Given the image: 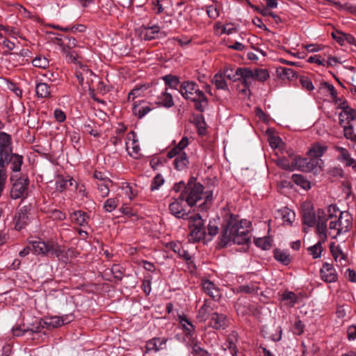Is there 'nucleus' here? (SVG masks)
<instances>
[{
    "mask_svg": "<svg viewBox=\"0 0 356 356\" xmlns=\"http://www.w3.org/2000/svg\"><path fill=\"white\" fill-rule=\"evenodd\" d=\"M250 221L231 215L220 236V244L225 246L231 242L238 245L248 243L250 240Z\"/></svg>",
    "mask_w": 356,
    "mask_h": 356,
    "instance_id": "f257e3e1",
    "label": "nucleus"
},
{
    "mask_svg": "<svg viewBox=\"0 0 356 356\" xmlns=\"http://www.w3.org/2000/svg\"><path fill=\"white\" fill-rule=\"evenodd\" d=\"M204 197H205V200L203 204H200V207L211 203L213 199L212 192H204L203 185L192 179L188 182L187 185L185 186V189L180 194V199L185 200L187 204L191 207Z\"/></svg>",
    "mask_w": 356,
    "mask_h": 356,
    "instance_id": "f03ea898",
    "label": "nucleus"
},
{
    "mask_svg": "<svg viewBox=\"0 0 356 356\" xmlns=\"http://www.w3.org/2000/svg\"><path fill=\"white\" fill-rule=\"evenodd\" d=\"M179 92L184 99L193 102L195 109L199 112H204L208 106L207 97L200 90L198 85L193 81L182 82L179 88Z\"/></svg>",
    "mask_w": 356,
    "mask_h": 356,
    "instance_id": "7ed1b4c3",
    "label": "nucleus"
},
{
    "mask_svg": "<svg viewBox=\"0 0 356 356\" xmlns=\"http://www.w3.org/2000/svg\"><path fill=\"white\" fill-rule=\"evenodd\" d=\"M188 145V138L185 136L179 143L168 151L167 156L169 159L175 158L174 161L175 168L177 170H183L188 168L189 160L184 149Z\"/></svg>",
    "mask_w": 356,
    "mask_h": 356,
    "instance_id": "20e7f679",
    "label": "nucleus"
},
{
    "mask_svg": "<svg viewBox=\"0 0 356 356\" xmlns=\"http://www.w3.org/2000/svg\"><path fill=\"white\" fill-rule=\"evenodd\" d=\"M353 218L348 211H341L337 220L331 221L329 225V234L336 238L339 235L347 233L353 227Z\"/></svg>",
    "mask_w": 356,
    "mask_h": 356,
    "instance_id": "39448f33",
    "label": "nucleus"
},
{
    "mask_svg": "<svg viewBox=\"0 0 356 356\" xmlns=\"http://www.w3.org/2000/svg\"><path fill=\"white\" fill-rule=\"evenodd\" d=\"M190 229L189 241L197 242L207 238L206 227L200 214H195L188 218Z\"/></svg>",
    "mask_w": 356,
    "mask_h": 356,
    "instance_id": "423d86ee",
    "label": "nucleus"
},
{
    "mask_svg": "<svg viewBox=\"0 0 356 356\" xmlns=\"http://www.w3.org/2000/svg\"><path fill=\"white\" fill-rule=\"evenodd\" d=\"M11 136L6 132H0V168L8 163V158L12 153Z\"/></svg>",
    "mask_w": 356,
    "mask_h": 356,
    "instance_id": "0eeeda50",
    "label": "nucleus"
},
{
    "mask_svg": "<svg viewBox=\"0 0 356 356\" xmlns=\"http://www.w3.org/2000/svg\"><path fill=\"white\" fill-rule=\"evenodd\" d=\"M222 74L232 81H241L245 86V80L249 79L252 74L248 71V67H238L234 70L231 67L227 66L224 68Z\"/></svg>",
    "mask_w": 356,
    "mask_h": 356,
    "instance_id": "6e6552de",
    "label": "nucleus"
},
{
    "mask_svg": "<svg viewBox=\"0 0 356 356\" xmlns=\"http://www.w3.org/2000/svg\"><path fill=\"white\" fill-rule=\"evenodd\" d=\"M74 318L72 314L65 315L63 316H52L46 319L45 321H40L39 323V328L47 327V328L58 327L64 324L71 322Z\"/></svg>",
    "mask_w": 356,
    "mask_h": 356,
    "instance_id": "1a4fd4ad",
    "label": "nucleus"
},
{
    "mask_svg": "<svg viewBox=\"0 0 356 356\" xmlns=\"http://www.w3.org/2000/svg\"><path fill=\"white\" fill-rule=\"evenodd\" d=\"M268 143L273 149L275 154L279 156L280 154L284 153L285 149V143L282 139L275 132V131L268 128Z\"/></svg>",
    "mask_w": 356,
    "mask_h": 356,
    "instance_id": "9d476101",
    "label": "nucleus"
},
{
    "mask_svg": "<svg viewBox=\"0 0 356 356\" xmlns=\"http://www.w3.org/2000/svg\"><path fill=\"white\" fill-rule=\"evenodd\" d=\"M29 179L26 178H19L14 183L11 191H10V197L13 199H19L23 197L25 195L26 191L27 189V186L29 185Z\"/></svg>",
    "mask_w": 356,
    "mask_h": 356,
    "instance_id": "9b49d317",
    "label": "nucleus"
},
{
    "mask_svg": "<svg viewBox=\"0 0 356 356\" xmlns=\"http://www.w3.org/2000/svg\"><path fill=\"white\" fill-rule=\"evenodd\" d=\"M126 149L129 155L134 159H138L140 155V148L134 131L129 132L127 136Z\"/></svg>",
    "mask_w": 356,
    "mask_h": 356,
    "instance_id": "f8f14e48",
    "label": "nucleus"
},
{
    "mask_svg": "<svg viewBox=\"0 0 356 356\" xmlns=\"http://www.w3.org/2000/svg\"><path fill=\"white\" fill-rule=\"evenodd\" d=\"M166 35L165 32L160 31V27L157 25L152 26H143L140 28V36L145 40H151L156 38H162Z\"/></svg>",
    "mask_w": 356,
    "mask_h": 356,
    "instance_id": "ddd939ff",
    "label": "nucleus"
},
{
    "mask_svg": "<svg viewBox=\"0 0 356 356\" xmlns=\"http://www.w3.org/2000/svg\"><path fill=\"white\" fill-rule=\"evenodd\" d=\"M29 206L22 207L15 217V228L17 230L22 229L29 222Z\"/></svg>",
    "mask_w": 356,
    "mask_h": 356,
    "instance_id": "4468645a",
    "label": "nucleus"
},
{
    "mask_svg": "<svg viewBox=\"0 0 356 356\" xmlns=\"http://www.w3.org/2000/svg\"><path fill=\"white\" fill-rule=\"evenodd\" d=\"M321 278L325 282L332 283L337 280V274L333 266L327 262L323 264L320 270Z\"/></svg>",
    "mask_w": 356,
    "mask_h": 356,
    "instance_id": "2eb2a0df",
    "label": "nucleus"
},
{
    "mask_svg": "<svg viewBox=\"0 0 356 356\" xmlns=\"http://www.w3.org/2000/svg\"><path fill=\"white\" fill-rule=\"evenodd\" d=\"M155 103L165 108H171L175 105L172 95L168 92V88L165 87L159 94L156 96Z\"/></svg>",
    "mask_w": 356,
    "mask_h": 356,
    "instance_id": "dca6fc26",
    "label": "nucleus"
},
{
    "mask_svg": "<svg viewBox=\"0 0 356 356\" xmlns=\"http://www.w3.org/2000/svg\"><path fill=\"white\" fill-rule=\"evenodd\" d=\"M183 201L180 199V196L178 199H174L169 205V210L176 218L185 219L188 216V213L184 208Z\"/></svg>",
    "mask_w": 356,
    "mask_h": 356,
    "instance_id": "f3484780",
    "label": "nucleus"
},
{
    "mask_svg": "<svg viewBox=\"0 0 356 356\" xmlns=\"http://www.w3.org/2000/svg\"><path fill=\"white\" fill-rule=\"evenodd\" d=\"M274 215L276 219H281L283 224L288 225H291L296 218L295 213L286 207L276 210Z\"/></svg>",
    "mask_w": 356,
    "mask_h": 356,
    "instance_id": "a211bd4d",
    "label": "nucleus"
},
{
    "mask_svg": "<svg viewBox=\"0 0 356 356\" xmlns=\"http://www.w3.org/2000/svg\"><path fill=\"white\" fill-rule=\"evenodd\" d=\"M170 246L172 250L177 253L180 258L184 259L187 262L190 268H195V266L192 261V257L191 254L180 243H172Z\"/></svg>",
    "mask_w": 356,
    "mask_h": 356,
    "instance_id": "6ab92c4d",
    "label": "nucleus"
},
{
    "mask_svg": "<svg viewBox=\"0 0 356 356\" xmlns=\"http://www.w3.org/2000/svg\"><path fill=\"white\" fill-rule=\"evenodd\" d=\"M202 286L203 291L214 300H218L220 298V293L218 288L215 284L209 280H202Z\"/></svg>",
    "mask_w": 356,
    "mask_h": 356,
    "instance_id": "aec40b11",
    "label": "nucleus"
},
{
    "mask_svg": "<svg viewBox=\"0 0 356 356\" xmlns=\"http://www.w3.org/2000/svg\"><path fill=\"white\" fill-rule=\"evenodd\" d=\"M210 324L213 329H225L228 324L227 316L223 314L213 312L211 316Z\"/></svg>",
    "mask_w": 356,
    "mask_h": 356,
    "instance_id": "412c9836",
    "label": "nucleus"
},
{
    "mask_svg": "<svg viewBox=\"0 0 356 356\" xmlns=\"http://www.w3.org/2000/svg\"><path fill=\"white\" fill-rule=\"evenodd\" d=\"M342 111L339 115V124H348L356 118V111L349 106H341Z\"/></svg>",
    "mask_w": 356,
    "mask_h": 356,
    "instance_id": "4be33fe9",
    "label": "nucleus"
},
{
    "mask_svg": "<svg viewBox=\"0 0 356 356\" xmlns=\"http://www.w3.org/2000/svg\"><path fill=\"white\" fill-rule=\"evenodd\" d=\"M323 163L321 159L314 157L307 158V163L305 164V172H313L315 175L318 174L323 170Z\"/></svg>",
    "mask_w": 356,
    "mask_h": 356,
    "instance_id": "5701e85b",
    "label": "nucleus"
},
{
    "mask_svg": "<svg viewBox=\"0 0 356 356\" xmlns=\"http://www.w3.org/2000/svg\"><path fill=\"white\" fill-rule=\"evenodd\" d=\"M167 339L163 337H155L149 340L146 343V353L154 351L157 352L163 349Z\"/></svg>",
    "mask_w": 356,
    "mask_h": 356,
    "instance_id": "b1692460",
    "label": "nucleus"
},
{
    "mask_svg": "<svg viewBox=\"0 0 356 356\" xmlns=\"http://www.w3.org/2000/svg\"><path fill=\"white\" fill-rule=\"evenodd\" d=\"M248 71H249L252 74L249 79L245 80L246 88H248L250 86L253 80L264 81L267 79V70L266 69H255L254 70H252L250 68H248Z\"/></svg>",
    "mask_w": 356,
    "mask_h": 356,
    "instance_id": "393cba45",
    "label": "nucleus"
},
{
    "mask_svg": "<svg viewBox=\"0 0 356 356\" xmlns=\"http://www.w3.org/2000/svg\"><path fill=\"white\" fill-rule=\"evenodd\" d=\"M33 250L37 254H46L51 252L52 248L51 243H46L44 241H35L32 242Z\"/></svg>",
    "mask_w": 356,
    "mask_h": 356,
    "instance_id": "a878e982",
    "label": "nucleus"
},
{
    "mask_svg": "<svg viewBox=\"0 0 356 356\" xmlns=\"http://www.w3.org/2000/svg\"><path fill=\"white\" fill-rule=\"evenodd\" d=\"M321 211L318 212V221L316 222V232L319 235V240L325 241L327 240V224L326 219L320 215Z\"/></svg>",
    "mask_w": 356,
    "mask_h": 356,
    "instance_id": "bb28decb",
    "label": "nucleus"
},
{
    "mask_svg": "<svg viewBox=\"0 0 356 356\" xmlns=\"http://www.w3.org/2000/svg\"><path fill=\"white\" fill-rule=\"evenodd\" d=\"M327 147L320 143H315L311 145L307 151L310 157L320 159L327 151Z\"/></svg>",
    "mask_w": 356,
    "mask_h": 356,
    "instance_id": "cd10ccee",
    "label": "nucleus"
},
{
    "mask_svg": "<svg viewBox=\"0 0 356 356\" xmlns=\"http://www.w3.org/2000/svg\"><path fill=\"white\" fill-rule=\"evenodd\" d=\"M276 75L282 80L293 81L294 79H298V75L294 70L284 67H276Z\"/></svg>",
    "mask_w": 356,
    "mask_h": 356,
    "instance_id": "c85d7f7f",
    "label": "nucleus"
},
{
    "mask_svg": "<svg viewBox=\"0 0 356 356\" xmlns=\"http://www.w3.org/2000/svg\"><path fill=\"white\" fill-rule=\"evenodd\" d=\"M57 43L63 48V51L72 49L76 46V41L74 38L60 35L56 38Z\"/></svg>",
    "mask_w": 356,
    "mask_h": 356,
    "instance_id": "c756f323",
    "label": "nucleus"
},
{
    "mask_svg": "<svg viewBox=\"0 0 356 356\" xmlns=\"http://www.w3.org/2000/svg\"><path fill=\"white\" fill-rule=\"evenodd\" d=\"M238 292L245 293H253L257 295H264V291L261 290L260 286L255 282H251L247 284L241 285L237 288Z\"/></svg>",
    "mask_w": 356,
    "mask_h": 356,
    "instance_id": "7c9ffc66",
    "label": "nucleus"
},
{
    "mask_svg": "<svg viewBox=\"0 0 356 356\" xmlns=\"http://www.w3.org/2000/svg\"><path fill=\"white\" fill-rule=\"evenodd\" d=\"M72 222L80 225L85 226L88 224L89 216L83 211H75L70 214Z\"/></svg>",
    "mask_w": 356,
    "mask_h": 356,
    "instance_id": "2f4dec72",
    "label": "nucleus"
},
{
    "mask_svg": "<svg viewBox=\"0 0 356 356\" xmlns=\"http://www.w3.org/2000/svg\"><path fill=\"white\" fill-rule=\"evenodd\" d=\"M273 253L275 259L284 266H288L291 262V255L284 250L276 248Z\"/></svg>",
    "mask_w": 356,
    "mask_h": 356,
    "instance_id": "473e14b6",
    "label": "nucleus"
},
{
    "mask_svg": "<svg viewBox=\"0 0 356 356\" xmlns=\"http://www.w3.org/2000/svg\"><path fill=\"white\" fill-rule=\"evenodd\" d=\"M212 302L206 300L203 305L200 308L197 314V318L200 321H206L209 318V313L213 310Z\"/></svg>",
    "mask_w": 356,
    "mask_h": 356,
    "instance_id": "72a5a7b5",
    "label": "nucleus"
},
{
    "mask_svg": "<svg viewBox=\"0 0 356 356\" xmlns=\"http://www.w3.org/2000/svg\"><path fill=\"white\" fill-rule=\"evenodd\" d=\"M206 227L207 241H210L215 236L219 231L218 222L214 219L210 220Z\"/></svg>",
    "mask_w": 356,
    "mask_h": 356,
    "instance_id": "f704fd0d",
    "label": "nucleus"
},
{
    "mask_svg": "<svg viewBox=\"0 0 356 356\" xmlns=\"http://www.w3.org/2000/svg\"><path fill=\"white\" fill-rule=\"evenodd\" d=\"M35 92L39 98H48L51 95L50 86L46 83H39L35 86Z\"/></svg>",
    "mask_w": 356,
    "mask_h": 356,
    "instance_id": "c9c22d12",
    "label": "nucleus"
},
{
    "mask_svg": "<svg viewBox=\"0 0 356 356\" xmlns=\"http://www.w3.org/2000/svg\"><path fill=\"white\" fill-rule=\"evenodd\" d=\"M302 222L308 227H313L316 223V218L313 210H305L302 213Z\"/></svg>",
    "mask_w": 356,
    "mask_h": 356,
    "instance_id": "e433bc0d",
    "label": "nucleus"
},
{
    "mask_svg": "<svg viewBox=\"0 0 356 356\" xmlns=\"http://www.w3.org/2000/svg\"><path fill=\"white\" fill-rule=\"evenodd\" d=\"M255 115L258 118V125L259 126L261 131L264 134H267V129H264V126L266 125L267 122V116L266 113L259 107H256Z\"/></svg>",
    "mask_w": 356,
    "mask_h": 356,
    "instance_id": "4c0bfd02",
    "label": "nucleus"
},
{
    "mask_svg": "<svg viewBox=\"0 0 356 356\" xmlns=\"http://www.w3.org/2000/svg\"><path fill=\"white\" fill-rule=\"evenodd\" d=\"M8 159L11 163V169L13 172H19L21 170L23 163V157L18 154H13L10 155Z\"/></svg>",
    "mask_w": 356,
    "mask_h": 356,
    "instance_id": "58836bf2",
    "label": "nucleus"
},
{
    "mask_svg": "<svg viewBox=\"0 0 356 356\" xmlns=\"http://www.w3.org/2000/svg\"><path fill=\"white\" fill-rule=\"evenodd\" d=\"M179 323L183 327L186 335H192L194 332L195 328L192 323L186 316H179Z\"/></svg>",
    "mask_w": 356,
    "mask_h": 356,
    "instance_id": "ea45409f",
    "label": "nucleus"
},
{
    "mask_svg": "<svg viewBox=\"0 0 356 356\" xmlns=\"http://www.w3.org/2000/svg\"><path fill=\"white\" fill-rule=\"evenodd\" d=\"M293 181L305 190L311 188L310 182L302 175L294 174L291 177Z\"/></svg>",
    "mask_w": 356,
    "mask_h": 356,
    "instance_id": "a19ab883",
    "label": "nucleus"
},
{
    "mask_svg": "<svg viewBox=\"0 0 356 356\" xmlns=\"http://www.w3.org/2000/svg\"><path fill=\"white\" fill-rule=\"evenodd\" d=\"M212 82L215 84L217 89L220 90H228L227 82L225 79V76L222 73H217L213 78Z\"/></svg>",
    "mask_w": 356,
    "mask_h": 356,
    "instance_id": "79ce46f5",
    "label": "nucleus"
},
{
    "mask_svg": "<svg viewBox=\"0 0 356 356\" xmlns=\"http://www.w3.org/2000/svg\"><path fill=\"white\" fill-rule=\"evenodd\" d=\"M163 80L165 82V87L171 89H177L179 84V79L178 76L172 74H168L163 76Z\"/></svg>",
    "mask_w": 356,
    "mask_h": 356,
    "instance_id": "37998d69",
    "label": "nucleus"
},
{
    "mask_svg": "<svg viewBox=\"0 0 356 356\" xmlns=\"http://www.w3.org/2000/svg\"><path fill=\"white\" fill-rule=\"evenodd\" d=\"M147 86L145 84L136 86L134 89H132L129 92L128 95L129 101L134 100L135 98L142 96L143 92L147 89Z\"/></svg>",
    "mask_w": 356,
    "mask_h": 356,
    "instance_id": "c03bdc74",
    "label": "nucleus"
},
{
    "mask_svg": "<svg viewBox=\"0 0 356 356\" xmlns=\"http://www.w3.org/2000/svg\"><path fill=\"white\" fill-rule=\"evenodd\" d=\"M275 163L280 168L289 170V171H294L293 168V158H292V161H290L288 159L284 158H278L277 160H275Z\"/></svg>",
    "mask_w": 356,
    "mask_h": 356,
    "instance_id": "a18cd8bd",
    "label": "nucleus"
},
{
    "mask_svg": "<svg viewBox=\"0 0 356 356\" xmlns=\"http://www.w3.org/2000/svg\"><path fill=\"white\" fill-rule=\"evenodd\" d=\"M343 136L347 140L356 143V134L354 133L353 127L350 123L342 124Z\"/></svg>",
    "mask_w": 356,
    "mask_h": 356,
    "instance_id": "49530a36",
    "label": "nucleus"
},
{
    "mask_svg": "<svg viewBox=\"0 0 356 356\" xmlns=\"http://www.w3.org/2000/svg\"><path fill=\"white\" fill-rule=\"evenodd\" d=\"M152 110L151 107L148 105L145 106H139L137 104H134L133 106V113L138 116V118L141 119L146 114H147Z\"/></svg>",
    "mask_w": 356,
    "mask_h": 356,
    "instance_id": "de8ad7c7",
    "label": "nucleus"
},
{
    "mask_svg": "<svg viewBox=\"0 0 356 356\" xmlns=\"http://www.w3.org/2000/svg\"><path fill=\"white\" fill-rule=\"evenodd\" d=\"M83 129L85 131L90 134L91 136H93L94 137H99L100 136V133L97 129V124L94 122L93 121L88 120L86 121L83 124Z\"/></svg>",
    "mask_w": 356,
    "mask_h": 356,
    "instance_id": "09e8293b",
    "label": "nucleus"
},
{
    "mask_svg": "<svg viewBox=\"0 0 356 356\" xmlns=\"http://www.w3.org/2000/svg\"><path fill=\"white\" fill-rule=\"evenodd\" d=\"M213 4L207 6V13L211 19H216L219 17V3L216 0H211Z\"/></svg>",
    "mask_w": 356,
    "mask_h": 356,
    "instance_id": "8fccbe9b",
    "label": "nucleus"
},
{
    "mask_svg": "<svg viewBox=\"0 0 356 356\" xmlns=\"http://www.w3.org/2000/svg\"><path fill=\"white\" fill-rule=\"evenodd\" d=\"M282 300L286 301L285 305L292 307L298 301L297 296L291 291H286L282 294Z\"/></svg>",
    "mask_w": 356,
    "mask_h": 356,
    "instance_id": "3c124183",
    "label": "nucleus"
},
{
    "mask_svg": "<svg viewBox=\"0 0 356 356\" xmlns=\"http://www.w3.org/2000/svg\"><path fill=\"white\" fill-rule=\"evenodd\" d=\"M325 241H318L317 243L315 245L308 248V251L310 252V254L312 255V257L314 259H318L321 257V253L323 252V247L322 243Z\"/></svg>",
    "mask_w": 356,
    "mask_h": 356,
    "instance_id": "603ef678",
    "label": "nucleus"
},
{
    "mask_svg": "<svg viewBox=\"0 0 356 356\" xmlns=\"http://www.w3.org/2000/svg\"><path fill=\"white\" fill-rule=\"evenodd\" d=\"M307 158L302 156L293 157V168L294 170H298L305 172V164L307 163Z\"/></svg>",
    "mask_w": 356,
    "mask_h": 356,
    "instance_id": "864d4df0",
    "label": "nucleus"
},
{
    "mask_svg": "<svg viewBox=\"0 0 356 356\" xmlns=\"http://www.w3.org/2000/svg\"><path fill=\"white\" fill-rule=\"evenodd\" d=\"M73 182V179H64L63 178H58L56 181V189L59 192H63L67 188L68 183L70 186H72Z\"/></svg>",
    "mask_w": 356,
    "mask_h": 356,
    "instance_id": "5fc2aeb1",
    "label": "nucleus"
},
{
    "mask_svg": "<svg viewBox=\"0 0 356 356\" xmlns=\"http://www.w3.org/2000/svg\"><path fill=\"white\" fill-rule=\"evenodd\" d=\"M54 28L56 29H60V30H62L63 31H72V33H76V32H79V33H82V32H84L86 29V27L83 25V24H76V25H74V26H66V27H60V26H54Z\"/></svg>",
    "mask_w": 356,
    "mask_h": 356,
    "instance_id": "6e6d98bb",
    "label": "nucleus"
},
{
    "mask_svg": "<svg viewBox=\"0 0 356 356\" xmlns=\"http://www.w3.org/2000/svg\"><path fill=\"white\" fill-rule=\"evenodd\" d=\"M51 254L56 256L58 259L62 261H66L67 257L65 256V252L63 249L60 248V246L58 245H54L52 243V248L51 252H49Z\"/></svg>",
    "mask_w": 356,
    "mask_h": 356,
    "instance_id": "4d7b16f0",
    "label": "nucleus"
},
{
    "mask_svg": "<svg viewBox=\"0 0 356 356\" xmlns=\"http://www.w3.org/2000/svg\"><path fill=\"white\" fill-rule=\"evenodd\" d=\"M32 63L34 67L46 69L49 66V60L44 56H36L33 60Z\"/></svg>",
    "mask_w": 356,
    "mask_h": 356,
    "instance_id": "13d9d810",
    "label": "nucleus"
},
{
    "mask_svg": "<svg viewBox=\"0 0 356 356\" xmlns=\"http://www.w3.org/2000/svg\"><path fill=\"white\" fill-rule=\"evenodd\" d=\"M118 203L119 200L118 198H108L105 201L103 208L105 211L111 212L115 209Z\"/></svg>",
    "mask_w": 356,
    "mask_h": 356,
    "instance_id": "bf43d9fd",
    "label": "nucleus"
},
{
    "mask_svg": "<svg viewBox=\"0 0 356 356\" xmlns=\"http://www.w3.org/2000/svg\"><path fill=\"white\" fill-rule=\"evenodd\" d=\"M298 78L299 79V81L303 88L306 89L308 91H311L314 89V86L311 79L308 76H298Z\"/></svg>",
    "mask_w": 356,
    "mask_h": 356,
    "instance_id": "052dcab7",
    "label": "nucleus"
},
{
    "mask_svg": "<svg viewBox=\"0 0 356 356\" xmlns=\"http://www.w3.org/2000/svg\"><path fill=\"white\" fill-rule=\"evenodd\" d=\"M29 330H31L33 332H35V333L40 332L39 327H36L35 329H33V328L22 329L20 326H17V327H15L13 328V335H15L16 337H20V336H22L23 334H24L25 332H26Z\"/></svg>",
    "mask_w": 356,
    "mask_h": 356,
    "instance_id": "680f3d73",
    "label": "nucleus"
},
{
    "mask_svg": "<svg viewBox=\"0 0 356 356\" xmlns=\"http://www.w3.org/2000/svg\"><path fill=\"white\" fill-rule=\"evenodd\" d=\"M111 183L101 182L97 183V189L102 197H106L109 193V186Z\"/></svg>",
    "mask_w": 356,
    "mask_h": 356,
    "instance_id": "e2e57ef3",
    "label": "nucleus"
},
{
    "mask_svg": "<svg viewBox=\"0 0 356 356\" xmlns=\"http://www.w3.org/2000/svg\"><path fill=\"white\" fill-rule=\"evenodd\" d=\"M121 188L122 191H124V194L127 195L130 200H132L136 195V193L133 189L131 184L123 183L122 184Z\"/></svg>",
    "mask_w": 356,
    "mask_h": 356,
    "instance_id": "0e129e2a",
    "label": "nucleus"
},
{
    "mask_svg": "<svg viewBox=\"0 0 356 356\" xmlns=\"http://www.w3.org/2000/svg\"><path fill=\"white\" fill-rule=\"evenodd\" d=\"M192 354L193 356H209V353L202 348L197 343H195L192 346Z\"/></svg>",
    "mask_w": 356,
    "mask_h": 356,
    "instance_id": "69168bd1",
    "label": "nucleus"
},
{
    "mask_svg": "<svg viewBox=\"0 0 356 356\" xmlns=\"http://www.w3.org/2000/svg\"><path fill=\"white\" fill-rule=\"evenodd\" d=\"M322 84L327 89L334 102L338 103L337 92L334 86L327 82H323Z\"/></svg>",
    "mask_w": 356,
    "mask_h": 356,
    "instance_id": "338daca9",
    "label": "nucleus"
},
{
    "mask_svg": "<svg viewBox=\"0 0 356 356\" xmlns=\"http://www.w3.org/2000/svg\"><path fill=\"white\" fill-rule=\"evenodd\" d=\"M334 5L337 8H339L340 10H347L348 12L356 15V6L348 5V4H345L343 6L339 2H335Z\"/></svg>",
    "mask_w": 356,
    "mask_h": 356,
    "instance_id": "774afa93",
    "label": "nucleus"
}]
</instances>
